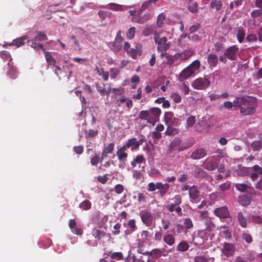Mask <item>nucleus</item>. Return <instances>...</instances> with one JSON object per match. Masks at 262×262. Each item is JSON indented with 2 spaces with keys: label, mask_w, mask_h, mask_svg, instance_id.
Returning a JSON list of instances; mask_svg holds the SVG:
<instances>
[{
  "label": "nucleus",
  "mask_w": 262,
  "mask_h": 262,
  "mask_svg": "<svg viewBox=\"0 0 262 262\" xmlns=\"http://www.w3.org/2000/svg\"><path fill=\"white\" fill-rule=\"evenodd\" d=\"M189 248V245L185 241L180 243L177 246V250L179 251L185 252Z\"/></svg>",
  "instance_id": "40"
},
{
  "label": "nucleus",
  "mask_w": 262,
  "mask_h": 262,
  "mask_svg": "<svg viewBox=\"0 0 262 262\" xmlns=\"http://www.w3.org/2000/svg\"><path fill=\"white\" fill-rule=\"evenodd\" d=\"M122 31L119 30L116 34L115 40L109 43L110 48L115 53L119 52L122 48V42L124 40L121 36Z\"/></svg>",
  "instance_id": "4"
},
{
  "label": "nucleus",
  "mask_w": 262,
  "mask_h": 262,
  "mask_svg": "<svg viewBox=\"0 0 262 262\" xmlns=\"http://www.w3.org/2000/svg\"><path fill=\"white\" fill-rule=\"evenodd\" d=\"M237 219L240 226L243 228H246L247 226L248 217H246L243 212L239 211L237 214Z\"/></svg>",
  "instance_id": "20"
},
{
  "label": "nucleus",
  "mask_w": 262,
  "mask_h": 262,
  "mask_svg": "<svg viewBox=\"0 0 262 262\" xmlns=\"http://www.w3.org/2000/svg\"><path fill=\"white\" fill-rule=\"evenodd\" d=\"M155 42L158 45L157 50L162 53L166 52L169 48L170 45L167 43V39L166 37H161L158 33H155L154 36Z\"/></svg>",
  "instance_id": "3"
},
{
  "label": "nucleus",
  "mask_w": 262,
  "mask_h": 262,
  "mask_svg": "<svg viewBox=\"0 0 262 262\" xmlns=\"http://www.w3.org/2000/svg\"><path fill=\"white\" fill-rule=\"evenodd\" d=\"M180 88L181 92L184 93L185 95H186L189 93V88L185 83H183L181 85H180Z\"/></svg>",
  "instance_id": "63"
},
{
  "label": "nucleus",
  "mask_w": 262,
  "mask_h": 262,
  "mask_svg": "<svg viewBox=\"0 0 262 262\" xmlns=\"http://www.w3.org/2000/svg\"><path fill=\"white\" fill-rule=\"evenodd\" d=\"M142 46L140 43H137L135 47V49L132 48V58L136 59L137 56H140L142 54Z\"/></svg>",
  "instance_id": "28"
},
{
  "label": "nucleus",
  "mask_w": 262,
  "mask_h": 262,
  "mask_svg": "<svg viewBox=\"0 0 262 262\" xmlns=\"http://www.w3.org/2000/svg\"><path fill=\"white\" fill-rule=\"evenodd\" d=\"M164 242L169 246H173L175 243V238L173 235L170 233L166 234L163 236Z\"/></svg>",
  "instance_id": "23"
},
{
  "label": "nucleus",
  "mask_w": 262,
  "mask_h": 262,
  "mask_svg": "<svg viewBox=\"0 0 262 262\" xmlns=\"http://www.w3.org/2000/svg\"><path fill=\"white\" fill-rule=\"evenodd\" d=\"M169 189V185L168 183H165V186L159 190L158 193L162 198L166 194Z\"/></svg>",
  "instance_id": "49"
},
{
  "label": "nucleus",
  "mask_w": 262,
  "mask_h": 262,
  "mask_svg": "<svg viewBox=\"0 0 262 262\" xmlns=\"http://www.w3.org/2000/svg\"><path fill=\"white\" fill-rule=\"evenodd\" d=\"M250 178L252 181L257 180L259 175H262V168L258 165H255L251 167Z\"/></svg>",
  "instance_id": "14"
},
{
  "label": "nucleus",
  "mask_w": 262,
  "mask_h": 262,
  "mask_svg": "<svg viewBox=\"0 0 262 262\" xmlns=\"http://www.w3.org/2000/svg\"><path fill=\"white\" fill-rule=\"evenodd\" d=\"M251 147L254 151H258L262 148V141L256 140L252 142L251 144Z\"/></svg>",
  "instance_id": "33"
},
{
  "label": "nucleus",
  "mask_w": 262,
  "mask_h": 262,
  "mask_svg": "<svg viewBox=\"0 0 262 262\" xmlns=\"http://www.w3.org/2000/svg\"><path fill=\"white\" fill-rule=\"evenodd\" d=\"M232 103L234 107L241 108L242 107V97H236Z\"/></svg>",
  "instance_id": "53"
},
{
  "label": "nucleus",
  "mask_w": 262,
  "mask_h": 262,
  "mask_svg": "<svg viewBox=\"0 0 262 262\" xmlns=\"http://www.w3.org/2000/svg\"><path fill=\"white\" fill-rule=\"evenodd\" d=\"M235 250V246L233 244L225 242L222 249V252L227 257L234 254Z\"/></svg>",
  "instance_id": "15"
},
{
  "label": "nucleus",
  "mask_w": 262,
  "mask_h": 262,
  "mask_svg": "<svg viewBox=\"0 0 262 262\" xmlns=\"http://www.w3.org/2000/svg\"><path fill=\"white\" fill-rule=\"evenodd\" d=\"M242 238L247 243L250 244L252 242V237L251 234L247 233H243L242 235Z\"/></svg>",
  "instance_id": "58"
},
{
  "label": "nucleus",
  "mask_w": 262,
  "mask_h": 262,
  "mask_svg": "<svg viewBox=\"0 0 262 262\" xmlns=\"http://www.w3.org/2000/svg\"><path fill=\"white\" fill-rule=\"evenodd\" d=\"M114 148V144L113 143H111L103 149L101 156V163L107 157V155L108 154H111L113 152Z\"/></svg>",
  "instance_id": "18"
},
{
  "label": "nucleus",
  "mask_w": 262,
  "mask_h": 262,
  "mask_svg": "<svg viewBox=\"0 0 262 262\" xmlns=\"http://www.w3.org/2000/svg\"><path fill=\"white\" fill-rule=\"evenodd\" d=\"M1 57L5 60L11 61L12 60L10 53L7 51H2L0 52Z\"/></svg>",
  "instance_id": "46"
},
{
  "label": "nucleus",
  "mask_w": 262,
  "mask_h": 262,
  "mask_svg": "<svg viewBox=\"0 0 262 262\" xmlns=\"http://www.w3.org/2000/svg\"><path fill=\"white\" fill-rule=\"evenodd\" d=\"M245 36V32L243 28H239L238 29L236 37L239 43H242Z\"/></svg>",
  "instance_id": "41"
},
{
  "label": "nucleus",
  "mask_w": 262,
  "mask_h": 262,
  "mask_svg": "<svg viewBox=\"0 0 262 262\" xmlns=\"http://www.w3.org/2000/svg\"><path fill=\"white\" fill-rule=\"evenodd\" d=\"M235 187L237 190L242 192H246L249 187L248 185L243 183H237Z\"/></svg>",
  "instance_id": "42"
},
{
  "label": "nucleus",
  "mask_w": 262,
  "mask_h": 262,
  "mask_svg": "<svg viewBox=\"0 0 262 262\" xmlns=\"http://www.w3.org/2000/svg\"><path fill=\"white\" fill-rule=\"evenodd\" d=\"M205 229L206 233L211 232L215 228V225L210 218H207L205 220Z\"/></svg>",
  "instance_id": "22"
},
{
  "label": "nucleus",
  "mask_w": 262,
  "mask_h": 262,
  "mask_svg": "<svg viewBox=\"0 0 262 262\" xmlns=\"http://www.w3.org/2000/svg\"><path fill=\"white\" fill-rule=\"evenodd\" d=\"M142 222L148 227L152 226L154 221L153 214L147 210L140 211L139 213Z\"/></svg>",
  "instance_id": "6"
},
{
  "label": "nucleus",
  "mask_w": 262,
  "mask_h": 262,
  "mask_svg": "<svg viewBox=\"0 0 262 262\" xmlns=\"http://www.w3.org/2000/svg\"><path fill=\"white\" fill-rule=\"evenodd\" d=\"M155 33L157 32L154 25H146L143 31V34L145 36H148L152 33L155 34Z\"/></svg>",
  "instance_id": "27"
},
{
  "label": "nucleus",
  "mask_w": 262,
  "mask_h": 262,
  "mask_svg": "<svg viewBox=\"0 0 262 262\" xmlns=\"http://www.w3.org/2000/svg\"><path fill=\"white\" fill-rule=\"evenodd\" d=\"M137 195L133 196V199L138 202L139 204L144 203L145 202V195L142 193H135Z\"/></svg>",
  "instance_id": "39"
},
{
  "label": "nucleus",
  "mask_w": 262,
  "mask_h": 262,
  "mask_svg": "<svg viewBox=\"0 0 262 262\" xmlns=\"http://www.w3.org/2000/svg\"><path fill=\"white\" fill-rule=\"evenodd\" d=\"M200 192L197 186L193 185L191 187L189 192V197L192 200H196L200 197Z\"/></svg>",
  "instance_id": "19"
},
{
  "label": "nucleus",
  "mask_w": 262,
  "mask_h": 262,
  "mask_svg": "<svg viewBox=\"0 0 262 262\" xmlns=\"http://www.w3.org/2000/svg\"><path fill=\"white\" fill-rule=\"evenodd\" d=\"M28 39V37L26 35L17 38L13 40V42L10 43L9 46H15L17 47H19L25 44V40Z\"/></svg>",
  "instance_id": "21"
},
{
  "label": "nucleus",
  "mask_w": 262,
  "mask_h": 262,
  "mask_svg": "<svg viewBox=\"0 0 262 262\" xmlns=\"http://www.w3.org/2000/svg\"><path fill=\"white\" fill-rule=\"evenodd\" d=\"M144 141V140L143 139H140L139 141H136V139L132 138V149L138 148Z\"/></svg>",
  "instance_id": "54"
},
{
  "label": "nucleus",
  "mask_w": 262,
  "mask_h": 262,
  "mask_svg": "<svg viewBox=\"0 0 262 262\" xmlns=\"http://www.w3.org/2000/svg\"><path fill=\"white\" fill-rule=\"evenodd\" d=\"M238 201L244 206H248L251 203L250 199L245 195H239L238 198Z\"/></svg>",
  "instance_id": "32"
},
{
  "label": "nucleus",
  "mask_w": 262,
  "mask_h": 262,
  "mask_svg": "<svg viewBox=\"0 0 262 262\" xmlns=\"http://www.w3.org/2000/svg\"><path fill=\"white\" fill-rule=\"evenodd\" d=\"M251 15L253 18H256L262 15V9H256L251 12Z\"/></svg>",
  "instance_id": "60"
},
{
  "label": "nucleus",
  "mask_w": 262,
  "mask_h": 262,
  "mask_svg": "<svg viewBox=\"0 0 262 262\" xmlns=\"http://www.w3.org/2000/svg\"><path fill=\"white\" fill-rule=\"evenodd\" d=\"M216 167L217 163L213 161H208L204 165V168L209 171H213L215 170Z\"/></svg>",
  "instance_id": "36"
},
{
  "label": "nucleus",
  "mask_w": 262,
  "mask_h": 262,
  "mask_svg": "<svg viewBox=\"0 0 262 262\" xmlns=\"http://www.w3.org/2000/svg\"><path fill=\"white\" fill-rule=\"evenodd\" d=\"M34 39L35 41H45L48 40V37L44 32H38Z\"/></svg>",
  "instance_id": "45"
},
{
  "label": "nucleus",
  "mask_w": 262,
  "mask_h": 262,
  "mask_svg": "<svg viewBox=\"0 0 262 262\" xmlns=\"http://www.w3.org/2000/svg\"><path fill=\"white\" fill-rule=\"evenodd\" d=\"M100 161L101 157H100L99 155L95 154V156L91 159V164L92 165L95 166L99 162H101Z\"/></svg>",
  "instance_id": "57"
},
{
  "label": "nucleus",
  "mask_w": 262,
  "mask_h": 262,
  "mask_svg": "<svg viewBox=\"0 0 262 262\" xmlns=\"http://www.w3.org/2000/svg\"><path fill=\"white\" fill-rule=\"evenodd\" d=\"M195 122V117L193 116H189L187 119V126L190 127L192 126Z\"/></svg>",
  "instance_id": "59"
},
{
  "label": "nucleus",
  "mask_w": 262,
  "mask_h": 262,
  "mask_svg": "<svg viewBox=\"0 0 262 262\" xmlns=\"http://www.w3.org/2000/svg\"><path fill=\"white\" fill-rule=\"evenodd\" d=\"M195 54V51L192 49L184 50L183 52H178L175 54L176 59L181 61L186 60L190 58Z\"/></svg>",
  "instance_id": "11"
},
{
  "label": "nucleus",
  "mask_w": 262,
  "mask_h": 262,
  "mask_svg": "<svg viewBox=\"0 0 262 262\" xmlns=\"http://www.w3.org/2000/svg\"><path fill=\"white\" fill-rule=\"evenodd\" d=\"M8 68H9V70L7 72V75H9L11 78L15 79L16 78L17 76V69L14 66H10L9 63L7 64Z\"/></svg>",
  "instance_id": "34"
},
{
  "label": "nucleus",
  "mask_w": 262,
  "mask_h": 262,
  "mask_svg": "<svg viewBox=\"0 0 262 262\" xmlns=\"http://www.w3.org/2000/svg\"><path fill=\"white\" fill-rule=\"evenodd\" d=\"M110 72L111 78L112 79L116 78L120 72L119 69L115 68H111L110 70Z\"/></svg>",
  "instance_id": "56"
},
{
  "label": "nucleus",
  "mask_w": 262,
  "mask_h": 262,
  "mask_svg": "<svg viewBox=\"0 0 262 262\" xmlns=\"http://www.w3.org/2000/svg\"><path fill=\"white\" fill-rule=\"evenodd\" d=\"M105 235V232L100 230H95L93 233V235L97 239L99 240L103 238Z\"/></svg>",
  "instance_id": "47"
},
{
  "label": "nucleus",
  "mask_w": 262,
  "mask_h": 262,
  "mask_svg": "<svg viewBox=\"0 0 262 262\" xmlns=\"http://www.w3.org/2000/svg\"><path fill=\"white\" fill-rule=\"evenodd\" d=\"M242 107L240 112L244 115H249L255 112L256 106V100L255 98L245 96L242 97Z\"/></svg>",
  "instance_id": "1"
},
{
  "label": "nucleus",
  "mask_w": 262,
  "mask_h": 262,
  "mask_svg": "<svg viewBox=\"0 0 262 262\" xmlns=\"http://www.w3.org/2000/svg\"><path fill=\"white\" fill-rule=\"evenodd\" d=\"M140 13H137L136 11L132 10V21L137 22L139 24H143L150 19L151 15L149 13H146L143 16L140 15Z\"/></svg>",
  "instance_id": "10"
},
{
  "label": "nucleus",
  "mask_w": 262,
  "mask_h": 262,
  "mask_svg": "<svg viewBox=\"0 0 262 262\" xmlns=\"http://www.w3.org/2000/svg\"><path fill=\"white\" fill-rule=\"evenodd\" d=\"M214 214L220 218H228L230 217V213L226 206L215 208L213 211Z\"/></svg>",
  "instance_id": "13"
},
{
  "label": "nucleus",
  "mask_w": 262,
  "mask_h": 262,
  "mask_svg": "<svg viewBox=\"0 0 262 262\" xmlns=\"http://www.w3.org/2000/svg\"><path fill=\"white\" fill-rule=\"evenodd\" d=\"M95 71L100 76H102L104 81H107L108 79L109 73L107 71H104L103 68H99L96 66Z\"/></svg>",
  "instance_id": "29"
},
{
  "label": "nucleus",
  "mask_w": 262,
  "mask_h": 262,
  "mask_svg": "<svg viewBox=\"0 0 262 262\" xmlns=\"http://www.w3.org/2000/svg\"><path fill=\"white\" fill-rule=\"evenodd\" d=\"M161 56L165 57L166 63L169 65H172L175 61L177 60L175 57V54L174 55H169L165 52H162L161 53Z\"/></svg>",
  "instance_id": "25"
},
{
  "label": "nucleus",
  "mask_w": 262,
  "mask_h": 262,
  "mask_svg": "<svg viewBox=\"0 0 262 262\" xmlns=\"http://www.w3.org/2000/svg\"><path fill=\"white\" fill-rule=\"evenodd\" d=\"M199 4L197 2H194L192 5H188L187 8L188 10L192 13H195L198 12Z\"/></svg>",
  "instance_id": "50"
},
{
  "label": "nucleus",
  "mask_w": 262,
  "mask_h": 262,
  "mask_svg": "<svg viewBox=\"0 0 262 262\" xmlns=\"http://www.w3.org/2000/svg\"><path fill=\"white\" fill-rule=\"evenodd\" d=\"M200 66L201 63L199 60H194L180 73L178 78L179 80L182 82L191 76H194L196 74V71L200 69Z\"/></svg>",
  "instance_id": "2"
},
{
  "label": "nucleus",
  "mask_w": 262,
  "mask_h": 262,
  "mask_svg": "<svg viewBox=\"0 0 262 262\" xmlns=\"http://www.w3.org/2000/svg\"><path fill=\"white\" fill-rule=\"evenodd\" d=\"M167 246L164 245V247L162 249H154L151 251H145L142 252L143 255H149L154 258H158L162 255L166 256L168 255V253L170 252V250H167L166 248Z\"/></svg>",
  "instance_id": "7"
},
{
  "label": "nucleus",
  "mask_w": 262,
  "mask_h": 262,
  "mask_svg": "<svg viewBox=\"0 0 262 262\" xmlns=\"http://www.w3.org/2000/svg\"><path fill=\"white\" fill-rule=\"evenodd\" d=\"M236 172L239 176H248L251 172V167H244L242 165L238 164Z\"/></svg>",
  "instance_id": "17"
},
{
  "label": "nucleus",
  "mask_w": 262,
  "mask_h": 262,
  "mask_svg": "<svg viewBox=\"0 0 262 262\" xmlns=\"http://www.w3.org/2000/svg\"><path fill=\"white\" fill-rule=\"evenodd\" d=\"M138 117L142 120H147L148 123V119L150 117L148 110L141 111Z\"/></svg>",
  "instance_id": "44"
},
{
  "label": "nucleus",
  "mask_w": 262,
  "mask_h": 262,
  "mask_svg": "<svg viewBox=\"0 0 262 262\" xmlns=\"http://www.w3.org/2000/svg\"><path fill=\"white\" fill-rule=\"evenodd\" d=\"M194 176L196 178H204L206 176V172L201 168L196 167L194 170Z\"/></svg>",
  "instance_id": "38"
},
{
  "label": "nucleus",
  "mask_w": 262,
  "mask_h": 262,
  "mask_svg": "<svg viewBox=\"0 0 262 262\" xmlns=\"http://www.w3.org/2000/svg\"><path fill=\"white\" fill-rule=\"evenodd\" d=\"M98 14L101 18L104 19L107 16H110L111 13L107 11L100 10L98 12Z\"/></svg>",
  "instance_id": "61"
},
{
  "label": "nucleus",
  "mask_w": 262,
  "mask_h": 262,
  "mask_svg": "<svg viewBox=\"0 0 262 262\" xmlns=\"http://www.w3.org/2000/svg\"><path fill=\"white\" fill-rule=\"evenodd\" d=\"M173 114L171 112H166L164 115V120L166 125H170L174 120Z\"/></svg>",
  "instance_id": "30"
},
{
  "label": "nucleus",
  "mask_w": 262,
  "mask_h": 262,
  "mask_svg": "<svg viewBox=\"0 0 262 262\" xmlns=\"http://www.w3.org/2000/svg\"><path fill=\"white\" fill-rule=\"evenodd\" d=\"M239 48L236 45H233L228 48L224 52V55L227 59L230 60H236L237 59V53Z\"/></svg>",
  "instance_id": "9"
},
{
  "label": "nucleus",
  "mask_w": 262,
  "mask_h": 262,
  "mask_svg": "<svg viewBox=\"0 0 262 262\" xmlns=\"http://www.w3.org/2000/svg\"><path fill=\"white\" fill-rule=\"evenodd\" d=\"M150 117L148 119V123L154 126L159 121V116L161 114V110L158 107H151L148 110Z\"/></svg>",
  "instance_id": "8"
},
{
  "label": "nucleus",
  "mask_w": 262,
  "mask_h": 262,
  "mask_svg": "<svg viewBox=\"0 0 262 262\" xmlns=\"http://www.w3.org/2000/svg\"><path fill=\"white\" fill-rule=\"evenodd\" d=\"M210 84V81L207 76L199 77L194 80L192 83V86L198 90H203L207 89Z\"/></svg>",
  "instance_id": "5"
},
{
  "label": "nucleus",
  "mask_w": 262,
  "mask_h": 262,
  "mask_svg": "<svg viewBox=\"0 0 262 262\" xmlns=\"http://www.w3.org/2000/svg\"><path fill=\"white\" fill-rule=\"evenodd\" d=\"M181 143V140L180 138L176 137L174 140L171 142L169 144L168 151L170 153L174 150L175 148L179 146Z\"/></svg>",
  "instance_id": "26"
},
{
  "label": "nucleus",
  "mask_w": 262,
  "mask_h": 262,
  "mask_svg": "<svg viewBox=\"0 0 262 262\" xmlns=\"http://www.w3.org/2000/svg\"><path fill=\"white\" fill-rule=\"evenodd\" d=\"M207 61L211 67H215L218 63L217 56L213 54H210L207 57Z\"/></svg>",
  "instance_id": "24"
},
{
  "label": "nucleus",
  "mask_w": 262,
  "mask_h": 262,
  "mask_svg": "<svg viewBox=\"0 0 262 262\" xmlns=\"http://www.w3.org/2000/svg\"><path fill=\"white\" fill-rule=\"evenodd\" d=\"M144 160L142 155H138L136 158L132 161V166L135 167L137 164H141Z\"/></svg>",
  "instance_id": "52"
},
{
  "label": "nucleus",
  "mask_w": 262,
  "mask_h": 262,
  "mask_svg": "<svg viewBox=\"0 0 262 262\" xmlns=\"http://www.w3.org/2000/svg\"><path fill=\"white\" fill-rule=\"evenodd\" d=\"M46 60L48 64L55 66L56 61L50 52L45 51Z\"/></svg>",
  "instance_id": "35"
},
{
  "label": "nucleus",
  "mask_w": 262,
  "mask_h": 262,
  "mask_svg": "<svg viewBox=\"0 0 262 262\" xmlns=\"http://www.w3.org/2000/svg\"><path fill=\"white\" fill-rule=\"evenodd\" d=\"M207 155V151L205 149L200 148L194 150L190 155L191 158L194 160L200 159Z\"/></svg>",
  "instance_id": "16"
},
{
  "label": "nucleus",
  "mask_w": 262,
  "mask_h": 262,
  "mask_svg": "<svg viewBox=\"0 0 262 262\" xmlns=\"http://www.w3.org/2000/svg\"><path fill=\"white\" fill-rule=\"evenodd\" d=\"M195 262H208L207 258L204 255H199L195 256L194 258Z\"/></svg>",
  "instance_id": "64"
},
{
  "label": "nucleus",
  "mask_w": 262,
  "mask_h": 262,
  "mask_svg": "<svg viewBox=\"0 0 262 262\" xmlns=\"http://www.w3.org/2000/svg\"><path fill=\"white\" fill-rule=\"evenodd\" d=\"M131 146V139L128 140L126 145L122 146L121 147L117 152V155L118 157V159L120 161H124L125 160H126V158L127 157V153L125 151L126 150V147L129 148Z\"/></svg>",
  "instance_id": "12"
},
{
  "label": "nucleus",
  "mask_w": 262,
  "mask_h": 262,
  "mask_svg": "<svg viewBox=\"0 0 262 262\" xmlns=\"http://www.w3.org/2000/svg\"><path fill=\"white\" fill-rule=\"evenodd\" d=\"M210 7L215 8L216 11H220L222 10L223 7V4L221 1H211L210 3Z\"/></svg>",
  "instance_id": "37"
},
{
  "label": "nucleus",
  "mask_w": 262,
  "mask_h": 262,
  "mask_svg": "<svg viewBox=\"0 0 262 262\" xmlns=\"http://www.w3.org/2000/svg\"><path fill=\"white\" fill-rule=\"evenodd\" d=\"M184 225L188 229L192 228L193 227V223L189 217H187L184 219Z\"/></svg>",
  "instance_id": "55"
},
{
  "label": "nucleus",
  "mask_w": 262,
  "mask_h": 262,
  "mask_svg": "<svg viewBox=\"0 0 262 262\" xmlns=\"http://www.w3.org/2000/svg\"><path fill=\"white\" fill-rule=\"evenodd\" d=\"M112 93L116 97L117 96L121 95L124 93V89L121 87L118 89L113 88L112 89Z\"/></svg>",
  "instance_id": "62"
},
{
  "label": "nucleus",
  "mask_w": 262,
  "mask_h": 262,
  "mask_svg": "<svg viewBox=\"0 0 262 262\" xmlns=\"http://www.w3.org/2000/svg\"><path fill=\"white\" fill-rule=\"evenodd\" d=\"M165 19V16L163 14H160L157 17V25L158 27H161L163 24L164 21Z\"/></svg>",
  "instance_id": "51"
},
{
  "label": "nucleus",
  "mask_w": 262,
  "mask_h": 262,
  "mask_svg": "<svg viewBox=\"0 0 262 262\" xmlns=\"http://www.w3.org/2000/svg\"><path fill=\"white\" fill-rule=\"evenodd\" d=\"M104 8L106 9L116 11H121L123 10V8L121 5L113 3L108 4L106 6L104 7Z\"/></svg>",
  "instance_id": "31"
},
{
  "label": "nucleus",
  "mask_w": 262,
  "mask_h": 262,
  "mask_svg": "<svg viewBox=\"0 0 262 262\" xmlns=\"http://www.w3.org/2000/svg\"><path fill=\"white\" fill-rule=\"evenodd\" d=\"M98 130L89 129L88 132H85V137L86 139L92 138L98 135Z\"/></svg>",
  "instance_id": "48"
},
{
  "label": "nucleus",
  "mask_w": 262,
  "mask_h": 262,
  "mask_svg": "<svg viewBox=\"0 0 262 262\" xmlns=\"http://www.w3.org/2000/svg\"><path fill=\"white\" fill-rule=\"evenodd\" d=\"M91 206V203L89 200H85L79 204V207L83 210H87L90 209Z\"/></svg>",
  "instance_id": "43"
}]
</instances>
